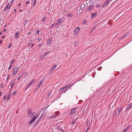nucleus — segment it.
I'll return each instance as SVG.
<instances>
[{
    "mask_svg": "<svg viewBox=\"0 0 132 132\" xmlns=\"http://www.w3.org/2000/svg\"><path fill=\"white\" fill-rule=\"evenodd\" d=\"M71 88V87H68L67 86H65L61 88L60 89V90H65V91H67L68 90H69Z\"/></svg>",
    "mask_w": 132,
    "mask_h": 132,
    "instance_id": "obj_1",
    "label": "nucleus"
},
{
    "mask_svg": "<svg viewBox=\"0 0 132 132\" xmlns=\"http://www.w3.org/2000/svg\"><path fill=\"white\" fill-rule=\"evenodd\" d=\"M44 81V79H42L39 82V84L36 87V89L37 90H38V88L40 87V86L42 85V83Z\"/></svg>",
    "mask_w": 132,
    "mask_h": 132,
    "instance_id": "obj_2",
    "label": "nucleus"
},
{
    "mask_svg": "<svg viewBox=\"0 0 132 132\" xmlns=\"http://www.w3.org/2000/svg\"><path fill=\"white\" fill-rule=\"evenodd\" d=\"M55 115H54L53 114L52 115L50 118H52L55 117L56 116H58L59 114V111H57L55 113Z\"/></svg>",
    "mask_w": 132,
    "mask_h": 132,
    "instance_id": "obj_3",
    "label": "nucleus"
},
{
    "mask_svg": "<svg viewBox=\"0 0 132 132\" xmlns=\"http://www.w3.org/2000/svg\"><path fill=\"white\" fill-rule=\"evenodd\" d=\"M63 21V18H61L60 19L57 21L56 22V26L59 25L61 22Z\"/></svg>",
    "mask_w": 132,
    "mask_h": 132,
    "instance_id": "obj_4",
    "label": "nucleus"
},
{
    "mask_svg": "<svg viewBox=\"0 0 132 132\" xmlns=\"http://www.w3.org/2000/svg\"><path fill=\"white\" fill-rule=\"evenodd\" d=\"M27 113L29 117H31L32 115L31 110L30 109H28Z\"/></svg>",
    "mask_w": 132,
    "mask_h": 132,
    "instance_id": "obj_5",
    "label": "nucleus"
},
{
    "mask_svg": "<svg viewBox=\"0 0 132 132\" xmlns=\"http://www.w3.org/2000/svg\"><path fill=\"white\" fill-rule=\"evenodd\" d=\"M35 79H33L32 81L29 82L28 85L26 87V88H28L35 81Z\"/></svg>",
    "mask_w": 132,
    "mask_h": 132,
    "instance_id": "obj_6",
    "label": "nucleus"
},
{
    "mask_svg": "<svg viewBox=\"0 0 132 132\" xmlns=\"http://www.w3.org/2000/svg\"><path fill=\"white\" fill-rule=\"evenodd\" d=\"M80 30V28L79 27L75 28L74 31V32L75 34V35H77V33Z\"/></svg>",
    "mask_w": 132,
    "mask_h": 132,
    "instance_id": "obj_7",
    "label": "nucleus"
},
{
    "mask_svg": "<svg viewBox=\"0 0 132 132\" xmlns=\"http://www.w3.org/2000/svg\"><path fill=\"white\" fill-rule=\"evenodd\" d=\"M18 67L15 66L14 68L13 75H14L16 74L17 72L18 69Z\"/></svg>",
    "mask_w": 132,
    "mask_h": 132,
    "instance_id": "obj_8",
    "label": "nucleus"
},
{
    "mask_svg": "<svg viewBox=\"0 0 132 132\" xmlns=\"http://www.w3.org/2000/svg\"><path fill=\"white\" fill-rule=\"evenodd\" d=\"M43 110L44 111V112L43 113V112H42V115L40 117H44L46 114V113L47 112L46 110V109H43L42 111H43Z\"/></svg>",
    "mask_w": 132,
    "mask_h": 132,
    "instance_id": "obj_9",
    "label": "nucleus"
},
{
    "mask_svg": "<svg viewBox=\"0 0 132 132\" xmlns=\"http://www.w3.org/2000/svg\"><path fill=\"white\" fill-rule=\"evenodd\" d=\"M121 107L119 108L117 110H116L115 111V112H116V114L115 115V116H116V115L117 114V113H117L116 111L118 112V114L119 115L120 114V113L121 111Z\"/></svg>",
    "mask_w": 132,
    "mask_h": 132,
    "instance_id": "obj_10",
    "label": "nucleus"
},
{
    "mask_svg": "<svg viewBox=\"0 0 132 132\" xmlns=\"http://www.w3.org/2000/svg\"><path fill=\"white\" fill-rule=\"evenodd\" d=\"M59 47L57 45H56L53 46V49L55 51H57L59 49Z\"/></svg>",
    "mask_w": 132,
    "mask_h": 132,
    "instance_id": "obj_11",
    "label": "nucleus"
},
{
    "mask_svg": "<svg viewBox=\"0 0 132 132\" xmlns=\"http://www.w3.org/2000/svg\"><path fill=\"white\" fill-rule=\"evenodd\" d=\"M36 118H34V117L33 118L29 121V123L31 124L32 123H33L34 121L35 120Z\"/></svg>",
    "mask_w": 132,
    "mask_h": 132,
    "instance_id": "obj_12",
    "label": "nucleus"
},
{
    "mask_svg": "<svg viewBox=\"0 0 132 132\" xmlns=\"http://www.w3.org/2000/svg\"><path fill=\"white\" fill-rule=\"evenodd\" d=\"M76 108L72 109L71 111V114H74L76 112Z\"/></svg>",
    "mask_w": 132,
    "mask_h": 132,
    "instance_id": "obj_13",
    "label": "nucleus"
},
{
    "mask_svg": "<svg viewBox=\"0 0 132 132\" xmlns=\"http://www.w3.org/2000/svg\"><path fill=\"white\" fill-rule=\"evenodd\" d=\"M109 0H107L106 2H105V3H104L103 5V7H104L106 6V5L109 3Z\"/></svg>",
    "mask_w": 132,
    "mask_h": 132,
    "instance_id": "obj_14",
    "label": "nucleus"
},
{
    "mask_svg": "<svg viewBox=\"0 0 132 132\" xmlns=\"http://www.w3.org/2000/svg\"><path fill=\"white\" fill-rule=\"evenodd\" d=\"M56 66V65L55 64L54 65H53L52 67L51 68V70L52 71L53 70H54L55 69V68Z\"/></svg>",
    "mask_w": 132,
    "mask_h": 132,
    "instance_id": "obj_15",
    "label": "nucleus"
},
{
    "mask_svg": "<svg viewBox=\"0 0 132 132\" xmlns=\"http://www.w3.org/2000/svg\"><path fill=\"white\" fill-rule=\"evenodd\" d=\"M130 127V126H129L128 127H127L125 129L123 130L122 132H126V131L128 130Z\"/></svg>",
    "mask_w": 132,
    "mask_h": 132,
    "instance_id": "obj_16",
    "label": "nucleus"
},
{
    "mask_svg": "<svg viewBox=\"0 0 132 132\" xmlns=\"http://www.w3.org/2000/svg\"><path fill=\"white\" fill-rule=\"evenodd\" d=\"M19 33L18 32L16 33L15 34V39H16L19 38Z\"/></svg>",
    "mask_w": 132,
    "mask_h": 132,
    "instance_id": "obj_17",
    "label": "nucleus"
},
{
    "mask_svg": "<svg viewBox=\"0 0 132 132\" xmlns=\"http://www.w3.org/2000/svg\"><path fill=\"white\" fill-rule=\"evenodd\" d=\"M52 40L51 39L48 40L47 42V44L48 45H49L52 42Z\"/></svg>",
    "mask_w": 132,
    "mask_h": 132,
    "instance_id": "obj_18",
    "label": "nucleus"
},
{
    "mask_svg": "<svg viewBox=\"0 0 132 132\" xmlns=\"http://www.w3.org/2000/svg\"><path fill=\"white\" fill-rule=\"evenodd\" d=\"M15 83V81H12L11 84V87H13L14 86V84Z\"/></svg>",
    "mask_w": 132,
    "mask_h": 132,
    "instance_id": "obj_19",
    "label": "nucleus"
},
{
    "mask_svg": "<svg viewBox=\"0 0 132 132\" xmlns=\"http://www.w3.org/2000/svg\"><path fill=\"white\" fill-rule=\"evenodd\" d=\"M128 34L129 33H127L125 35H124L121 38V39L124 38H125V37L128 36Z\"/></svg>",
    "mask_w": 132,
    "mask_h": 132,
    "instance_id": "obj_20",
    "label": "nucleus"
},
{
    "mask_svg": "<svg viewBox=\"0 0 132 132\" xmlns=\"http://www.w3.org/2000/svg\"><path fill=\"white\" fill-rule=\"evenodd\" d=\"M97 15V13H93L92 14V18L94 17L95 16H96Z\"/></svg>",
    "mask_w": 132,
    "mask_h": 132,
    "instance_id": "obj_21",
    "label": "nucleus"
},
{
    "mask_svg": "<svg viewBox=\"0 0 132 132\" xmlns=\"http://www.w3.org/2000/svg\"><path fill=\"white\" fill-rule=\"evenodd\" d=\"M86 125L87 126H90V122L89 121H88L87 122Z\"/></svg>",
    "mask_w": 132,
    "mask_h": 132,
    "instance_id": "obj_22",
    "label": "nucleus"
},
{
    "mask_svg": "<svg viewBox=\"0 0 132 132\" xmlns=\"http://www.w3.org/2000/svg\"><path fill=\"white\" fill-rule=\"evenodd\" d=\"M67 16L68 17H72L73 16V15H72V14H68V15H67Z\"/></svg>",
    "mask_w": 132,
    "mask_h": 132,
    "instance_id": "obj_23",
    "label": "nucleus"
},
{
    "mask_svg": "<svg viewBox=\"0 0 132 132\" xmlns=\"http://www.w3.org/2000/svg\"><path fill=\"white\" fill-rule=\"evenodd\" d=\"M56 128L57 130H59V131H62V128L61 127H57Z\"/></svg>",
    "mask_w": 132,
    "mask_h": 132,
    "instance_id": "obj_24",
    "label": "nucleus"
},
{
    "mask_svg": "<svg viewBox=\"0 0 132 132\" xmlns=\"http://www.w3.org/2000/svg\"><path fill=\"white\" fill-rule=\"evenodd\" d=\"M10 97V95L9 94H8V95L7 97V98L6 100L7 101L9 100V99Z\"/></svg>",
    "mask_w": 132,
    "mask_h": 132,
    "instance_id": "obj_25",
    "label": "nucleus"
},
{
    "mask_svg": "<svg viewBox=\"0 0 132 132\" xmlns=\"http://www.w3.org/2000/svg\"><path fill=\"white\" fill-rule=\"evenodd\" d=\"M36 3V0H34V2L33 4V6L34 7Z\"/></svg>",
    "mask_w": 132,
    "mask_h": 132,
    "instance_id": "obj_26",
    "label": "nucleus"
},
{
    "mask_svg": "<svg viewBox=\"0 0 132 132\" xmlns=\"http://www.w3.org/2000/svg\"><path fill=\"white\" fill-rule=\"evenodd\" d=\"M15 59H13V60L10 63V65H12L14 62Z\"/></svg>",
    "mask_w": 132,
    "mask_h": 132,
    "instance_id": "obj_27",
    "label": "nucleus"
},
{
    "mask_svg": "<svg viewBox=\"0 0 132 132\" xmlns=\"http://www.w3.org/2000/svg\"><path fill=\"white\" fill-rule=\"evenodd\" d=\"M78 45V42H75L74 44V45L76 46Z\"/></svg>",
    "mask_w": 132,
    "mask_h": 132,
    "instance_id": "obj_28",
    "label": "nucleus"
},
{
    "mask_svg": "<svg viewBox=\"0 0 132 132\" xmlns=\"http://www.w3.org/2000/svg\"><path fill=\"white\" fill-rule=\"evenodd\" d=\"M131 107H132V104L130 105H128L127 107V109H128Z\"/></svg>",
    "mask_w": 132,
    "mask_h": 132,
    "instance_id": "obj_29",
    "label": "nucleus"
},
{
    "mask_svg": "<svg viewBox=\"0 0 132 132\" xmlns=\"http://www.w3.org/2000/svg\"><path fill=\"white\" fill-rule=\"evenodd\" d=\"M9 5V4H8V5L6 6V7L5 8V9H4V11H5L6 10V9H7V7H8V5Z\"/></svg>",
    "mask_w": 132,
    "mask_h": 132,
    "instance_id": "obj_30",
    "label": "nucleus"
},
{
    "mask_svg": "<svg viewBox=\"0 0 132 132\" xmlns=\"http://www.w3.org/2000/svg\"><path fill=\"white\" fill-rule=\"evenodd\" d=\"M39 116V115L38 114V113H37V114H36V117H34V118H36H36L38 117Z\"/></svg>",
    "mask_w": 132,
    "mask_h": 132,
    "instance_id": "obj_31",
    "label": "nucleus"
},
{
    "mask_svg": "<svg viewBox=\"0 0 132 132\" xmlns=\"http://www.w3.org/2000/svg\"><path fill=\"white\" fill-rule=\"evenodd\" d=\"M27 72H25L23 74V75L24 76H27Z\"/></svg>",
    "mask_w": 132,
    "mask_h": 132,
    "instance_id": "obj_32",
    "label": "nucleus"
},
{
    "mask_svg": "<svg viewBox=\"0 0 132 132\" xmlns=\"http://www.w3.org/2000/svg\"><path fill=\"white\" fill-rule=\"evenodd\" d=\"M46 18L45 17H44L43 18L42 21H44L45 20Z\"/></svg>",
    "mask_w": 132,
    "mask_h": 132,
    "instance_id": "obj_33",
    "label": "nucleus"
},
{
    "mask_svg": "<svg viewBox=\"0 0 132 132\" xmlns=\"http://www.w3.org/2000/svg\"><path fill=\"white\" fill-rule=\"evenodd\" d=\"M39 30H38L37 31H36V34L37 35H38L39 33Z\"/></svg>",
    "mask_w": 132,
    "mask_h": 132,
    "instance_id": "obj_34",
    "label": "nucleus"
},
{
    "mask_svg": "<svg viewBox=\"0 0 132 132\" xmlns=\"http://www.w3.org/2000/svg\"><path fill=\"white\" fill-rule=\"evenodd\" d=\"M11 67H12L11 65H10L9 67V68L8 69V70H10L11 69Z\"/></svg>",
    "mask_w": 132,
    "mask_h": 132,
    "instance_id": "obj_35",
    "label": "nucleus"
},
{
    "mask_svg": "<svg viewBox=\"0 0 132 132\" xmlns=\"http://www.w3.org/2000/svg\"><path fill=\"white\" fill-rule=\"evenodd\" d=\"M86 22H87V21L86 20H85L83 21V24H85V23H86Z\"/></svg>",
    "mask_w": 132,
    "mask_h": 132,
    "instance_id": "obj_36",
    "label": "nucleus"
},
{
    "mask_svg": "<svg viewBox=\"0 0 132 132\" xmlns=\"http://www.w3.org/2000/svg\"><path fill=\"white\" fill-rule=\"evenodd\" d=\"M55 26L54 24H53L51 25V26H50V28H52L54 26Z\"/></svg>",
    "mask_w": 132,
    "mask_h": 132,
    "instance_id": "obj_37",
    "label": "nucleus"
},
{
    "mask_svg": "<svg viewBox=\"0 0 132 132\" xmlns=\"http://www.w3.org/2000/svg\"><path fill=\"white\" fill-rule=\"evenodd\" d=\"M84 7H84H85V5L84 4H81V7Z\"/></svg>",
    "mask_w": 132,
    "mask_h": 132,
    "instance_id": "obj_38",
    "label": "nucleus"
},
{
    "mask_svg": "<svg viewBox=\"0 0 132 132\" xmlns=\"http://www.w3.org/2000/svg\"><path fill=\"white\" fill-rule=\"evenodd\" d=\"M9 77H10V75H9L7 76V79H6V80H7L8 79Z\"/></svg>",
    "mask_w": 132,
    "mask_h": 132,
    "instance_id": "obj_39",
    "label": "nucleus"
},
{
    "mask_svg": "<svg viewBox=\"0 0 132 132\" xmlns=\"http://www.w3.org/2000/svg\"><path fill=\"white\" fill-rule=\"evenodd\" d=\"M37 40L38 41H40V40H41V38H38V39H37Z\"/></svg>",
    "mask_w": 132,
    "mask_h": 132,
    "instance_id": "obj_40",
    "label": "nucleus"
},
{
    "mask_svg": "<svg viewBox=\"0 0 132 132\" xmlns=\"http://www.w3.org/2000/svg\"><path fill=\"white\" fill-rule=\"evenodd\" d=\"M16 91H15L12 93V95H14L16 93Z\"/></svg>",
    "mask_w": 132,
    "mask_h": 132,
    "instance_id": "obj_41",
    "label": "nucleus"
},
{
    "mask_svg": "<svg viewBox=\"0 0 132 132\" xmlns=\"http://www.w3.org/2000/svg\"><path fill=\"white\" fill-rule=\"evenodd\" d=\"M6 97L5 95H4L3 97V100H4L6 99Z\"/></svg>",
    "mask_w": 132,
    "mask_h": 132,
    "instance_id": "obj_42",
    "label": "nucleus"
},
{
    "mask_svg": "<svg viewBox=\"0 0 132 132\" xmlns=\"http://www.w3.org/2000/svg\"><path fill=\"white\" fill-rule=\"evenodd\" d=\"M11 6V5H10L8 7L7 9L6 10V11H7L8 10V9H10V8Z\"/></svg>",
    "mask_w": 132,
    "mask_h": 132,
    "instance_id": "obj_43",
    "label": "nucleus"
},
{
    "mask_svg": "<svg viewBox=\"0 0 132 132\" xmlns=\"http://www.w3.org/2000/svg\"><path fill=\"white\" fill-rule=\"evenodd\" d=\"M90 126H88V128H87V129L86 130V132L87 131V130L88 129H89L90 128V127H89Z\"/></svg>",
    "mask_w": 132,
    "mask_h": 132,
    "instance_id": "obj_44",
    "label": "nucleus"
},
{
    "mask_svg": "<svg viewBox=\"0 0 132 132\" xmlns=\"http://www.w3.org/2000/svg\"><path fill=\"white\" fill-rule=\"evenodd\" d=\"M75 121H73L72 122V124H73L75 123Z\"/></svg>",
    "mask_w": 132,
    "mask_h": 132,
    "instance_id": "obj_45",
    "label": "nucleus"
},
{
    "mask_svg": "<svg viewBox=\"0 0 132 132\" xmlns=\"http://www.w3.org/2000/svg\"><path fill=\"white\" fill-rule=\"evenodd\" d=\"M49 53V52H47L45 54H46V55H47Z\"/></svg>",
    "mask_w": 132,
    "mask_h": 132,
    "instance_id": "obj_46",
    "label": "nucleus"
},
{
    "mask_svg": "<svg viewBox=\"0 0 132 132\" xmlns=\"http://www.w3.org/2000/svg\"><path fill=\"white\" fill-rule=\"evenodd\" d=\"M11 46V44H10L8 48H9Z\"/></svg>",
    "mask_w": 132,
    "mask_h": 132,
    "instance_id": "obj_47",
    "label": "nucleus"
},
{
    "mask_svg": "<svg viewBox=\"0 0 132 132\" xmlns=\"http://www.w3.org/2000/svg\"><path fill=\"white\" fill-rule=\"evenodd\" d=\"M31 32L30 31H29L28 32V34H29V35H30V34H31Z\"/></svg>",
    "mask_w": 132,
    "mask_h": 132,
    "instance_id": "obj_48",
    "label": "nucleus"
},
{
    "mask_svg": "<svg viewBox=\"0 0 132 132\" xmlns=\"http://www.w3.org/2000/svg\"><path fill=\"white\" fill-rule=\"evenodd\" d=\"M6 29H4V31H3L4 32H6Z\"/></svg>",
    "mask_w": 132,
    "mask_h": 132,
    "instance_id": "obj_49",
    "label": "nucleus"
},
{
    "mask_svg": "<svg viewBox=\"0 0 132 132\" xmlns=\"http://www.w3.org/2000/svg\"><path fill=\"white\" fill-rule=\"evenodd\" d=\"M29 3V1H27V2H26V4H28Z\"/></svg>",
    "mask_w": 132,
    "mask_h": 132,
    "instance_id": "obj_50",
    "label": "nucleus"
},
{
    "mask_svg": "<svg viewBox=\"0 0 132 132\" xmlns=\"http://www.w3.org/2000/svg\"><path fill=\"white\" fill-rule=\"evenodd\" d=\"M43 55V57H44L45 56H46V54H45Z\"/></svg>",
    "mask_w": 132,
    "mask_h": 132,
    "instance_id": "obj_51",
    "label": "nucleus"
},
{
    "mask_svg": "<svg viewBox=\"0 0 132 132\" xmlns=\"http://www.w3.org/2000/svg\"><path fill=\"white\" fill-rule=\"evenodd\" d=\"M43 55V57H44L45 56H46V54H45Z\"/></svg>",
    "mask_w": 132,
    "mask_h": 132,
    "instance_id": "obj_52",
    "label": "nucleus"
},
{
    "mask_svg": "<svg viewBox=\"0 0 132 132\" xmlns=\"http://www.w3.org/2000/svg\"><path fill=\"white\" fill-rule=\"evenodd\" d=\"M43 55V57H44L45 56H46V54H45Z\"/></svg>",
    "mask_w": 132,
    "mask_h": 132,
    "instance_id": "obj_53",
    "label": "nucleus"
},
{
    "mask_svg": "<svg viewBox=\"0 0 132 132\" xmlns=\"http://www.w3.org/2000/svg\"><path fill=\"white\" fill-rule=\"evenodd\" d=\"M42 44H39V47H40V46H42Z\"/></svg>",
    "mask_w": 132,
    "mask_h": 132,
    "instance_id": "obj_54",
    "label": "nucleus"
},
{
    "mask_svg": "<svg viewBox=\"0 0 132 132\" xmlns=\"http://www.w3.org/2000/svg\"><path fill=\"white\" fill-rule=\"evenodd\" d=\"M2 37L3 38H5V36H4V35Z\"/></svg>",
    "mask_w": 132,
    "mask_h": 132,
    "instance_id": "obj_55",
    "label": "nucleus"
},
{
    "mask_svg": "<svg viewBox=\"0 0 132 132\" xmlns=\"http://www.w3.org/2000/svg\"><path fill=\"white\" fill-rule=\"evenodd\" d=\"M51 93V92L50 91V92L48 94V95H50Z\"/></svg>",
    "mask_w": 132,
    "mask_h": 132,
    "instance_id": "obj_56",
    "label": "nucleus"
},
{
    "mask_svg": "<svg viewBox=\"0 0 132 132\" xmlns=\"http://www.w3.org/2000/svg\"><path fill=\"white\" fill-rule=\"evenodd\" d=\"M2 94V92H0V96H1Z\"/></svg>",
    "mask_w": 132,
    "mask_h": 132,
    "instance_id": "obj_57",
    "label": "nucleus"
},
{
    "mask_svg": "<svg viewBox=\"0 0 132 132\" xmlns=\"http://www.w3.org/2000/svg\"><path fill=\"white\" fill-rule=\"evenodd\" d=\"M2 32H0V35L2 34Z\"/></svg>",
    "mask_w": 132,
    "mask_h": 132,
    "instance_id": "obj_58",
    "label": "nucleus"
},
{
    "mask_svg": "<svg viewBox=\"0 0 132 132\" xmlns=\"http://www.w3.org/2000/svg\"><path fill=\"white\" fill-rule=\"evenodd\" d=\"M66 11V9H65L64 10V12H65V11Z\"/></svg>",
    "mask_w": 132,
    "mask_h": 132,
    "instance_id": "obj_59",
    "label": "nucleus"
},
{
    "mask_svg": "<svg viewBox=\"0 0 132 132\" xmlns=\"http://www.w3.org/2000/svg\"><path fill=\"white\" fill-rule=\"evenodd\" d=\"M2 43V41L0 39V43Z\"/></svg>",
    "mask_w": 132,
    "mask_h": 132,
    "instance_id": "obj_60",
    "label": "nucleus"
},
{
    "mask_svg": "<svg viewBox=\"0 0 132 132\" xmlns=\"http://www.w3.org/2000/svg\"><path fill=\"white\" fill-rule=\"evenodd\" d=\"M43 57V55H42V58H43V57Z\"/></svg>",
    "mask_w": 132,
    "mask_h": 132,
    "instance_id": "obj_61",
    "label": "nucleus"
},
{
    "mask_svg": "<svg viewBox=\"0 0 132 132\" xmlns=\"http://www.w3.org/2000/svg\"><path fill=\"white\" fill-rule=\"evenodd\" d=\"M20 5H21V4H18V5L19 6H20Z\"/></svg>",
    "mask_w": 132,
    "mask_h": 132,
    "instance_id": "obj_62",
    "label": "nucleus"
},
{
    "mask_svg": "<svg viewBox=\"0 0 132 132\" xmlns=\"http://www.w3.org/2000/svg\"><path fill=\"white\" fill-rule=\"evenodd\" d=\"M34 45V44H32L31 45V47H32V46Z\"/></svg>",
    "mask_w": 132,
    "mask_h": 132,
    "instance_id": "obj_63",
    "label": "nucleus"
},
{
    "mask_svg": "<svg viewBox=\"0 0 132 132\" xmlns=\"http://www.w3.org/2000/svg\"><path fill=\"white\" fill-rule=\"evenodd\" d=\"M14 11L15 12H16V9H14Z\"/></svg>",
    "mask_w": 132,
    "mask_h": 132,
    "instance_id": "obj_64",
    "label": "nucleus"
}]
</instances>
